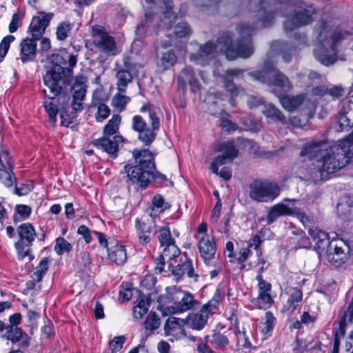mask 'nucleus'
<instances>
[{
    "label": "nucleus",
    "instance_id": "473e14b6",
    "mask_svg": "<svg viewBox=\"0 0 353 353\" xmlns=\"http://www.w3.org/2000/svg\"><path fill=\"white\" fill-rule=\"evenodd\" d=\"M205 342H210L212 346L219 350H223L229 345V339L223 334L215 332L212 336L207 335L204 338Z\"/></svg>",
    "mask_w": 353,
    "mask_h": 353
},
{
    "label": "nucleus",
    "instance_id": "c9c22d12",
    "mask_svg": "<svg viewBox=\"0 0 353 353\" xmlns=\"http://www.w3.org/2000/svg\"><path fill=\"white\" fill-rule=\"evenodd\" d=\"M304 100L305 96L303 94H298L294 97L286 95L280 97V102L282 106L290 112L299 107L303 103Z\"/></svg>",
    "mask_w": 353,
    "mask_h": 353
},
{
    "label": "nucleus",
    "instance_id": "09e8293b",
    "mask_svg": "<svg viewBox=\"0 0 353 353\" xmlns=\"http://www.w3.org/2000/svg\"><path fill=\"white\" fill-rule=\"evenodd\" d=\"M122 92L117 93L114 94L112 99V105L122 112L125 110L126 105L130 101V98L128 96L121 94Z\"/></svg>",
    "mask_w": 353,
    "mask_h": 353
},
{
    "label": "nucleus",
    "instance_id": "58836bf2",
    "mask_svg": "<svg viewBox=\"0 0 353 353\" xmlns=\"http://www.w3.org/2000/svg\"><path fill=\"white\" fill-rule=\"evenodd\" d=\"M184 326H185V319L170 316L165 323L164 330L166 334H172L174 331L181 330Z\"/></svg>",
    "mask_w": 353,
    "mask_h": 353
},
{
    "label": "nucleus",
    "instance_id": "f704fd0d",
    "mask_svg": "<svg viewBox=\"0 0 353 353\" xmlns=\"http://www.w3.org/2000/svg\"><path fill=\"white\" fill-rule=\"evenodd\" d=\"M276 323V319L273 313L270 311L266 312L261 321V332L265 336H271Z\"/></svg>",
    "mask_w": 353,
    "mask_h": 353
},
{
    "label": "nucleus",
    "instance_id": "2eb2a0df",
    "mask_svg": "<svg viewBox=\"0 0 353 353\" xmlns=\"http://www.w3.org/2000/svg\"><path fill=\"white\" fill-rule=\"evenodd\" d=\"M332 145L326 139H312L304 144L300 152V156L307 157L310 159H316L319 161Z\"/></svg>",
    "mask_w": 353,
    "mask_h": 353
},
{
    "label": "nucleus",
    "instance_id": "37998d69",
    "mask_svg": "<svg viewBox=\"0 0 353 353\" xmlns=\"http://www.w3.org/2000/svg\"><path fill=\"white\" fill-rule=\"evenodd\" d=\"M121 117L119 114H114L103 128L105 137H112L115 134L120 125Z\"/></svg>",
    "mask_w": 353,
    "mask_h": 353
},
{
    "label": "nucleus",
    "instance_id": "bf43d9fd",
    "mask_svg": "<svg viewBox=\"0 0 353 353\" xmlns=\"http://www.w3.org/2000/svg\"><path fill=\"white\" fill-rule=\"evenodd\" d=\"M126 341L124 336H115L109 343V347L112 353H117L123 348Z\"/></svg>",
    "mask_w": 353,
    "mask_h": 353
},
{
    "label": "nucleus",
    "instance_id": "49530a36",
    "mask_svg": "<svg viewBox=\"0 0 353 353\" xmlns=\"http://www.w3.org/2000/svg\"><path fill=\"white\" fill-rule=\"evenodd\" d=\"M263 112L265 117L272 119L274 121H279L282 123H286L285 116L278 108L272 105L265 106Z\"/></svg>",
    "mask_w": 353,
    "mask_h": 353
},
{
    "label": "nucleus",
    "instance_id": "e2e57ef3",
    "mask_svg": "<svg viewBox=\"0 0 353 353\" xmlns=\"http://www.w3.org/2000/svg\"><path fill=\"white\" fill-rule=\"evenodd\" d=\"M242 123L245 125L246 130L254 132H259L261 128V123L253 121L250 117L243 118Z\"/></svg>",
    "mask_w": 353,
    "mask_h": 353
},
{
    "label": "nucleus",
    "instance_id": "4be33fe9",
    "mask_svg": "<svg viewBox=\"0 0 353 353\" xmlns=\"http://www.w3.org/2000/svg\"><path fill=\"white\" fill-rule=\"evenodd\" d=\"M178 85L180 88L185 90L188 83L192 92H196L201 88V85L196 79L194 72L191 66H185L179 73L178 78Z\"/></svg>",
    "mask_w": 353,
    "mask_h": 353
},
{
    "label": "nucleus",
    "instance_id": "6e6552de",
    "mask_svg": "<svg viewBox=\"0 0 353 353\" xmlns=\"http://www.w3.org/2000/svg\"><path fill=\"white\" fill-rule=\"evenodd\" d=\"M208 225L203 222L198 226L194 238L198 241L199 252L207 265H214L216 245L213 235L208 234Z\"/></svg>",
    "mask_w": 353,
    "mask_h": 353
},
{
    "label": "nucleus",
    "instance_id": "ea45409f",
    "mask_svg": "<svg viewBox=\"0 0 353 353\" xmlns=\"http://www.w3.org/2000/svg\"><path fill=\"white\" fill-rule=\"evenodd\" d=\"M23 330L21 328L12 325H8L6 327L5 332L1 337L10 340L12 343H16L23 339Z\"/></svg>",
    "mask_w": 353,
    "mask_h": 353
},
{
    "label": "nucleus",
    "instance_id": "f257e3e1",
    "mask_svg": "<svg viewBox=\"0 0 353 353\" xmlns=\"http://www.w3.org/2000/svg\"><path fill=\"white\" fill-rule=\"evenodd\" d=\"M249 7L257 12L258 22L254 25L241 23L236 27L239 39L233 44L230 32H223L216 40V43L208 41L200 45L196 52L190 53V61L197 65L205 66L214 57L217 52L223 53L229 60L238 57L248 58L254 52L250 37L256 29L272 26L274 21L275 12H273L269 0H249Z\"/></svg>",
    "mask_w": 353,
    "mask_h": 353
},
{
    "label": "nucleus",
    "instance_id": "f03ea898",
    "mask_svg": "<svg viewBox=\"0 0 353 353\" xmlns=\"http://www.w3.org/2000/svg\"><path fill=\"white\" fill-rule=\"evenodd\" d=\"M57 63L43 75V80L45 85L48 88L51 97L43 102V107L48 113L51 122L54 123L59 109L53 99L59 96L63 90L70 85V77L72 69L77 62V56L70 54L68 57V67H66L67 61L62 56L57 54Z\"/></svg>",
    "mask_w": 353,
    "mask_h": 353
},
{
    "label": "nucleus",
    "instance_id": "5fc2aeb1",
    "mask_svg": "<svg viewBox=\"0 0 353 353\" xmlns=\"http://www.w3.org/2000/svg\"><path fill=\"white\" fill-rule=\"evenodd\" d=\"M173 32L176 37H185L191 34V29L185 22H181L174 27Z\"/></svg>",
    "mask_w": 353,
    "mask_h": 353
},
{
    "label": "nucleus",
    "instance_id": "c03bdc74",
    "mask_svg": "<svg viewBox=\"0 0 353 353\" xmlns=\"http://www.w3.org/2000/svg\"><path fill=\"white\" fill-rule=\"evenodd\" d=\"M303 293L302 291L297 288H292L290 293V297L287 301L288 310L293 312L297 307L299 303L302 301Z\"/></svg>",
    "mask_w": 353,
    "mask_h": 353
},
{
    "label": "nucleus",
    "instance_id": "c756f323",
    "mask_svg": "<svg viewBox=\"0 0 353 353\" xmlns=\"http://www.w3.org/2000/svg\"><path fill=\"white\" fill-rule=\"evenodd\" d=\"M292 206L285 205L283 203H278L272 206L266 217L268 224L274 222L281 216H291Z\"/></svg>",
    "mask_w": 353,
    "mask_h": 353
},
{
    "label": "nucleus",
    "instance_id": "20e7f679",
    "mask_svg": "<svg viewBox=\"0 0 353 353\" xmlns=\"http://www.w3.org/2000/svg\"><path fill=\"white\" fill-rule=\"evenodd\" d=\"M329 25L327 21H321L316 26L314 34L316 35L318 46L314 50L315 58L325 65L333 64L336 60V47L341 41L350 35L346 30H336L327 38Z\"/></svg>",
    "mask_w": 353,
    "mask_h": 353
},
{
    "label": "nucleus",
    "instance_id": "39448f33",
    "mask_svg": "<svg viewBox=\"0 0 353 353\" xmlns=\"http://www.w3.org/2000/svg\"><path fill=\"white\" fill-rule=\"evenodd\" d=\"M141 112H148L151 128L148 127L142 117L135 115L132 118V129L139 134V139L146 146L150 145L156 139L157 131L160 128V119L154 107L147 103L143 105L140 110Z\"/></svg>",
    "mask_w": 353,
    "mask_h": 353
},
{
    "label": "nucleus",
    "instance_id": "052dcab7",
    "mask_svg": "<svg viewBox=\"0 0 353 353\" xmlns=\"http://www.w3.org/2000/svg\"><path fill=\"white\" fill-rule=\"evenodd\" d=\"M221 94H219V93H214V94H209L205 99V101L209 105L208 106V111L212 115L216 116L217 114V112L214 110V107L217 105L218 101L217 99H221Z\"/></svg>",
    "mask_w": 353,
    "mask_h": 353
},
{
    "label": "nucleus",
    "instance_id": "a19ab883",
    "mask_svg": "<svg viewBox=\"0 0 353 353\" xmlns=\"http://www.w3.org/2000/svg\"><path fill=\"white\" fill-rule=\"evenodd\" d=\"M291 216H296L305 227L312 228L311 226L314 223L313 216L307 215L301 208L292 205Z\"/></svg>",
    "mask_w": 353,
    "mask_h": 353
},
{
    "label": "nucleus",
    "instance_id": "13d9d810",
    "mask_svg": "<svg viewBox=\"0 0 353 353\" xmlns=\"http://www.w3.org/2000/svg\"><path fill=\"white\" fill-rule=\"evenodd\" d=\"M110 114V108L105 103H101L97 107V112L95 119L97 122H103Z\"/></svg>",
    "mask_w": 353,
    "mask_h": 353
},
{
    "label": "nucleus",
    "instance_id": "393cba45",
    "mask_svg": "<svg viewBox=\"0 0 353 353\" xmlns=\"http://www.w3.org/2000/svg\"><path fill=\"white\" fill-rule=\"evenodd\" d=\"M86 88L87 86L84 83L78 81L72 86L73 94L71 106L75 112H80L83 109L82 101L85 97Z\"/></svg>",
    "mask_w": 353,
    "mask_h": 353
},
{
    "label": "nucleus",
    "instance_id": "ddd939ff",
    "mask_svg": "<svg viewBox=\"0 0 353 353\" xmlns=\"http://www.w3.org/2000/svg\"><path fill=\"white\" fill-rule=\"evenodd\" d=\"M214 150L216 152L222 153L216 157L210 165V169L214 174H218V168L220 165L232 162L239 154L233 141L219 143Z\"/></svg>",
    "mask_w": 353,
    "mask_h": 353
},
{
    "label": "nucleus",
    "instance_id": "5701e85b",
    "mask_svg": "<svg viewBox=\"0 0 353 353\" xmlns=\"http://www.w3.org/2000/svg\"><path fill=\"white\" fill-rule=\"evenodd\" d=\"M169 268L176 280L181 279L185 274L189 278L194 279L195 281L198 277V274L194 272L192 260L186 256L180 263L175 266L170 265Z\"/></svg>",
    "mask_w": 353,
    "mask_h": 353
},
{
    "label": "nucleus",
    "instance_id": "69168bd1",
    "mask_svg": "<svg viewBox=\"0 0 353 353\" xmlns=\"http://www.w3.org/2000/svg\"><path fill=\"white\" fill-rule=\"evenodd\" d=\"M75 112L73 110L70 114H68L65 110H61L60 117L61 119V125L69 127L70 125L72 124L73 119L75 117Z\"/></svg>",
    "mask_w": 353,
    "mask_h": 353
},
{
    "label": "nucleus",
    "instance_id": "338daca9",
    "mask_svg": "<svg viewBox=\"0 0 353 353\" xmlns=\"http://www.w3.org/2000/svg\"><path fill=\"white\" fill-rule=\"evenodd\" d=\"M15 212L23 220H25L30 216L32 209L29 205L20 204L16 206Z\"/></svg>",
    "mask_w": 353,
    "mask_h": 353
},
{
    "label": "nucleus",
    "instance_id": "7c9ffc66",
    "mask_svg": "<svg viewBox=\"0 0 353 353\" xmlns=\"http://www.w3.org/2000/svg\"><path fill=\"white\" fill-rule=\"evenodd\" d=\"M17 179L13 172V164L7 161V165L2 164L0 168V182L7 188H11Z\"/></svg>",
    "mask_w": 353,
    "mask_h": 353
},
{
    "label": "nucleus",
    "instance_id": "4c0bfd02",
    "mask_svg": "<svg viewBox=\"0 0 353 353\" xmlns=\"http://www.w3.org/2000/svg\"><path fill=\"white\" fill-rule=\"evenodd\" d=\"M160 325L161 319L159 316L154 312H150L143 322L145 334H152Z\"/></svg>",
    "mask_w": 353,
    "mask_h": 353
},
{
    "label": "nucleus",
    "instance_id": "a211bd4d",
    "mask_svg": "<svg viewBox=\"0 0 353 353\" xmlns=\"http://www.w3.org/2000/svg\"><path fill=\"white\" fill-rule=\"evenodd\" d=\"M353 321V298L352 299L347 308L344 311L343 316L339 321V327L334 331V344L332 351L338 352L341 344V340L344 337L346 326L352 323Z\"/></svg>",
    "mask_w": 353,
    "mask_h": 353
},
{
    "label": "nucleus",
    "instance_id": "a18cd8bd",
    "mask_svg": "<svg viewBox=\"0 0 353 353\" xmlns=\"http://www.w3.org/2000/svg\"><path fill=\"white\" fill-rule=\"evenodd\" d=\"M49 268V260L47 257L43 258L39 265L36 267L32 277L36 282H40Z\"/></svg>",
    "mask_w": 353,
    "mask_h": 353
},
{
    "label": "nucleus",
    "instance_id": "8fccbe9b",
    "mask_svg": "<svg viewBox=\"0 0 353 353\" xmlns=\"http://www.w3.org/2000/svg\"><path fill=\"white\" fill-rule=\"evenodd\" d=\"M72 245L67 241L63 237H58L56 239V243L54 248L55 252L58 255H62L64 253H68L72 250Z\"/></svg>",
    "mask_w": 353,
    "mask_h": 353
},
{
    "label": "nucleus",
    "instance_id": "2f4dec72",
    "mask_svg": "<svg viewBox=\"0 0 353 353\" xmlns=\"http://www.w3.org/2000/svg\"><path fill=\"white\" fill-rule=\"evenodd\" d=\"M227 288L224 283H219L213 297L203 305L205 308L210 310L214 314V310L218 307L219 304L224 300Z\"/></svg>",
    "mask_w": 353,
    "mask_h": 353
},
{
    "label": "nucleus",
    "instance_id": "3c124183",
    "mask_svg": "<svg viewBox=\"0 0 353 353\" xmlns=\"http://www.w3.org/2000/svg\"><path fill=\"white\" fill-rule=\"evenodd\" d=\"M176 61V56L172 50H168L163 53L161 57V66L167 70L174 65Z\"/></svg>",
    "mask_w": 353,
    "mask_h": 353
},
{
    "label": "nucleus",
    "instance_id": "4468645a",
    "mask_svg": "<svg viewBox=\"0 0 353 353\" xmlns=\"http://www.w3.org/2000/svg\"><path fill=\"white\" fill-rule=\"evenodd\" d=\"M256 280L258 281V296L251 300V303L255 308L267 310L274 303V299L270 294L272 285L260 275L256 277Z\"/></svg>",
    "mask_w": 353,
    "mask_h": 353
},
{
    "label": "nucleus",
    "instance_id": "1a4fd4ad",
    "mask_svg": "<svg viewBox=\"0 0 353 353\" xmlns=\"http://www.w3.org/2000/svg\"><path fill=\"white\" fill-rule=\"evenodd\" d=\"M318 13V10L312 5H305L294 10L292 15H286L287 20L283 26L286 34H290L301 26L312 23Z\"/></svg>",
    "mask_w": 353,
    "mask_h": 353
},
{
    "label": "nucleus",
    "instance_id": "0eeeda50",
    "mask_svg": "<svg viewBox=\"0 0 353 353\" xmlns=\"http://www.w3.org/2000/svg\"><path fill=\"white\" fill-rule=\"evenodd\" d=\"M249 75L263 83L280 87L284 91H289L292 87L289 79L270 61L264 63L262 70L250 72Z\"/></svg>",
    "mask_w": 353,
    "mask_h": 353
},
{
    "label": "nucleus",
    "instance_id": "f3484780",
    "mask_svg": "<svg viewBox=\"0 0 353 353\" xmlns=\"http://www.w3.org/2000/svg\"><path fill=\"white\" fill-rule=\"evenodd\" d=\"M123 141V139L120 135L111 137H105L91 141V144L98 150L105 152L112 158L115 159L118 156L119 145Z\"/></svg>",
    "mask_w": 353,
    "mask_h": 353
},
{
    "label": "nucleus",
    "instance_id": "7ed1b4c3",
    "mask_svg": "<svg viewBox=\"0 0 353 353\" xmlns=\"http://www.w3.org/2000/svg\"><path fill=\"white\" fill-rule=\"evenodd\" d=\"M132 155L136 164L124 166L125 182L128 186L145 190L155 178L163 181L167 180L165 174L156 171L154 155L148 149L134 150Z\"/></svg>",
    "mask_w": 353,
    "mask_h": 353
},
{
    "label": "nucleus",
    "instance_id": "412c9836",
    "mask_svg": "<svg viewBox=\"0 0 353 353\" xmlns=\"http://www.w3.org/2000/svg\"><path fill=\"white\" fill-rule=\"evenodd\" d=\"M33 37H26L21 40L19 48V58L23 63L33 61L37 57V41Z\"/></svg>",
    "mask_w": 353,
    "mask_h": 353
},
{
    "label": "nucleus",
    "instance_id": "c85d7f7f",
    "mask_svg": "<svg viewBox=\"0 0 353 353\" xmlns=\"http://www.w3.org/2000/svg\"><path fill=\"white\" fill-rule=\"evenodd\" d=\"M108 259L118 265H123L128 259L126 250L124 245L116 243L108 248Z\"/></svg>",
    "mask_w": 353,
    "mask_h": 353
},
{
    "label": "nucleus",
    "instance_id": "de8ad7c7",
    "mask_svg": "<svg viewBox=\"0 0 353 353\" xmlns=\"http://www.w3.org/2000/svg\"><path fill=\"white\" fill-rule=\"evenodd\" d=\"M157 239L161 247L174 243V239L171 236L170 230L168 226H163L158 230Z\"/></svg>",
    "mask_w": 353,
    "mask_h": 353
},
{
    "label": "nucleus",
    "instance_id": "f8f14e48",
    "mask_svg": "<svg viewBox=\"0 0 353 353\" xmlns=\"http://www.w3.org/2000/svg\"><path fill=\"white\" fill-rule=\"evenodd\" d=\"M250 197L257 202H268L279 195L280 188L276 183L254 181L250 184Z\"/></svg>",
    "mask_w": 353,
    "mask_h": 353
},
{
    "label": "nucleus",
    "instance_id": "0e129e2a",
    "mask_svg": "<svg viewBox=\"0 0 353 353\" xmlns=\"http://www.w3.org/2000/svg\"><path fill=\"white\" fill-rule=\"evenodd\" d=\"M272 48L280 47L282 52L283 60L288 63L291 61V54H288V50H292V48H288V45L284 43H280L279 41H274L272 43Z\"/></svg>",
    "mask_w": 353,
    "mask_h": 353
},
{
    "label": "nucleus",
    "instance_id": "6ab92c4d",
    "mask_svg": "<svg viewBox=\"0 0 353 353\" xmlns=\"http://www.w3.org/2000/svg\"><path fill=\"white\" fill-rule=\"evenodd\" d=\"M243 72V70L236 68L230 69L226 70L223 76L225 88L232 97V98L230 100V103L232 106L234 105V101L233 98L238 96L243 95L245 93V90L243 88L236 86L230 79V78H239L240 77H242Z\"/></svg>",
    "mask_w": 353,
    "mask_h": 353
},
{
    "label": "nucleus",
    "instance_id": "4d7b16f0",
    "mask_svg": "<svg viewBox=\"0 0 353 353\" xmlns=\"http://www.w3.org/2000/svg\"><path fill=\"white\" fill-rule=\"evenodd\" d=\"M71 29L70 23L65 22L60 23L57 28L56 34L57 39L59 41L65 40L68 37Z\"/></svg>",
    "mask_w": 353,
    "mask_h": 353
},
{
    "label": "nucleus",
    "instance_id": "79ce46f5",
    "mask_svg": "<svg viewBox=\"0 0 353 353\" xmlns=\"http://www.w3.org/2000/svg\"><path fill=\"white\" fill-rule=\"evenodd\" d=\"M220 119V127L228 133L239 130V126L230 120V114L221 110L219 115Z\"/></svg>",
    "mask_w": 353,
    "mask_h": 353
},
{
    "label": "nucleus",
    "instance_id": "a878e982",
    "mask_svg": "<svg viewBox=\"0 0 353 353\" xmlns=\"http://www.w3.org/2000/svg\"><path fill=\"white\" fill-rule=\"evenodd\" d=\"M115 78L117 79V89L119 92H125L127 87L132 81L133 76L130 71L117 64L114 69Z\"/></svg>",
    "mask_w": 353,
    "mask_h": 353
},
{
    "label": "nucleus",
    "instance_id": "dca6fc26",
    "mask_svg": "<svg viewBox=\"0 0 353 353\" xmlns=\"http://www.w3.org/2000/svg\"><path fill=\"white\" fill-rule=\"evenodd\" d=\"M52 17V13L39 12L37 16L32 17L28 29V32L34 39L39 40L45 33Z\"/></svg>",
    "mask_w": 353,
    "mask_h": 353
},
{
    "label": "nucleus",
    "instance_id": "b1692460",
    "mask_svg": "<svg viewBox=\"0 0 353 353\" xmlns=\"http://www.w3.org/2000/svg\"><path fill=\"white\" fill-rule=\"evenodd\" d=\"M336 210L339 216L346 223V225L353 229V198L345 196L338 203Z\"/></svg>",
    "mask_w": 353,
    "mask_h": 353
},
{
    "label": "nucleus",
    "instance_id": "864d4df0",
    "mask_svg": "<svg viewBox=\"0 0 353 353\" xmlns=\"http://www.w3.org/2000/svg\"><path fill=\"white\" fill-rule=\"evenodd\" d=\"M163 248H164L161 254L166 258L168 261L172 260L174 258L179 256L181 253V251L176 245L175 242L170 245H165Z\"/></svg>",
    "mask_w": 353,
    "mask_h": 353
},
{
    "label": "nucleus",
    "instance_id": "9d476101",
    "mask_svg": "<svg viewBox=\"0 0 353 353\" xmlns=\"http://www.w3.org/2000/svg\"><path fill=\"white\" fill-rule=\"evenodd\" d=\"M91 34L92 43L97 51L108 56H114L119 53L115 39L109 34L103 26H92Z\"/></svg>",
    "mask_w": 353,
    "mask_h": 353
},
{
    "label": "nucleus",
    "instance_id": "e433bc0d",
    "mask_svg": "<svg viewBox=\"0 0 353 353\" xmlns=\"http://www.w3.org/2000/svg\"><path fill=\"white\" fill-rule=\"evenodd\" d=\"M135 226L138 232L139 242L142 245L148 243L151 240L152 225H147L139 219H136Z\"/></svg>",
    "mask_w": 353,
    "mask_h": 353
},
{
    "label": "nucleus",
    "instance_id": "603ef678",
    "mask_svg": "<svg viewBox=\"0 0 353 353\" xmlns=\"http://www.w3.org/2000/svg\"><path fill=\"white\" fill-rule=\"evenodd\" d=\"M152 210H153L154 208L159 210L160 212H163L171 208V205L166 202L161 194H156L153 196L152 199Z\"/></svg>",
    "mask_w": 353,
    "mask_h": 353
},
{
    "label": "nucleus",
    "instance_id": "bb28decb",
    "mask_svg": "<svg viewBox=\"0 0 353 353\" xmlns=\"http://www.w3.org/2000/svg\"><path fill=\"white\" fill-rule=\"evenodd\" d=\"M343 246L336 245L334 252L327 254V260L334 265L340 266L347 259V254H350V249L348 245L343 243Z\"/></svg>",
    "mask_w": 353,
    "mask_h": 353
},
{
    "label": "nucleus",
    "instance_id": "680f3d73",
    "mask_svg": "<svg viewBox=\"0 0 353 353\" xmlns=\"http://www.w3.org/2000/svg\"><path fill=\"white\" fill-rule=\"evenodd\" d=\"M157 283V278L152 274H146L141 281L140 286L143 289L152 290Z\"/></svg>",
    "mask_w": 353,
    "mask_h": 353
},
{
    "label": "nucleus",
    "instance_id": "9b49d317",
    "mask_svg": "<svg viewBox=\"0 0 353 353\" xmlns=\"http://www.w3.org/2000/svg\"><path fill=\"white\" fill-rule=\"evenodd\" d=\"M172 305L168 307L170 313L178 314L194 309L199 303L194 295L188 291H184L174 287L170 289Z\"/></svg>",
    "mask_w": 353,
    "mask_h": 353
},
{
    "label": "nucleus",
    "instance_id": "cd10ccee",
    "mask_svg": "<svg viewBox=\"0 0 353 353\" xmlns=\"http://www.w3.org/2000/svg\"><path fill=\"white\" fill-rule=\"evenodd\" d=\"M151 303L150 294H140L132 308V316L137 320L142 319L149 310Z\"/></svg>",
    "mask_w": 353,
    "mask_h": 353
},
{
    "label": "nucleus",
    "instance_id": "423d86ee",
    "mask_svg": "<svg viewBox=\"0 0 353 353\" xmlns=\"http://www.w3.org/2000/svg\"><path fill=\"white\" fill-rule=\"evenodd\" d=\"M19 237L14 243V248L19 261H23L28 257L31 262L34 259L32 254V246L37 237V233L33 225L30 223H22L17 228Z\"/></svg>",
    "mask_w": 353,
    "mask_h": 353
},
{
    "label": "nucleus",
    "instance_id": "72a5a7b5",
    "mask_svg": "<svg viewBox=\"0 0 353 353\" xmlns=\"http://www.w3.org/2000/svg\"><path fill=\"white\" fill-rule=\"evenodd\" d=\"M308 233L318 249L323 250L324 248L330 244L328 234L327 232L322 231L316 228H309Z\"/></svg>",
    "mask_w": 353,
    "mask_h": 353
},
{
    "label": "nucleus",
    "instance_id": "6e6d98bb",
    "mask_svg": "<svg viewBox=\"0 0 353 353\" xmlns=\"http://www.w3.org/2000/svg\"><path fill=\"white\" fill-rule=\"evenodd\" d=\"M15 37L12 35H8L1 40L0 43V63L3 61L8 53L10 43L14 41Z\"/></svg>",
    "mask_w": 353,
    "mask_h": 353
},
{
    "label": "nucleus",
    "instance_id": "774afa93",
    "mask_svg": "<svg viewBox=\"0 0 353 353\" xmlns=\"http://www.w3.org/2000/svg\"><path fill=\"white\" fill-rule=\"evenodd\" d=\"M77 263L79 265V268L81 269H84L89 266L91 263V259L89 252H82L77 260Z\"/></svg>",
    "mask_w": 353,
    "mask_h": 353
},
{
    "label": "nucleus",
    "instance_id": "aec40b11",
    "mask_svg": "<svg viewBox=\"0 0 353 353\" xmlns=\"http://www.w3.org/2000/svg\"><path fill=\"white\" fill-rule=\"evenodd\" d=\"M212 314L210 310L203 305L199 311L190 313L186 316L185 325L192 330H201L207 324L210 314Z\"/></svg>",
    "mask_w": 353,
    "mask_h": 353
}]
</instances>
